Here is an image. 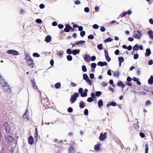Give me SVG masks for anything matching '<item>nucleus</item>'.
I'll return each mask as SVG.
<instances>
[{"label": "nucleus", "instance_id": "obj_1", "mask_svg": "<svg viewBox=\"0 0 153 153\" xmlns=\"http://www.w3.org/2000/svg\"><path fill=\"white\" fill-rule=\"evenodd\" d=\"M25 55V59L29 65L31 66L33 64V61L31 58L27 54H26Z\"/></svg>", "mask_w": 153, "mask_h": 153}, {"label": "nucleus", "instance_id": "obj_2", "mask_svg": "<svg viewBox=\"0 0 153 153\" xmlns=\"http://www.w3.org/2000/svg\"><path fill=\"white\" fill-rule=\"evenodd\" d=\"M79 94L78 93H75L73 95L71 96L70 99V102L71 103H74L76 100L77 98L79 97Z\"/></svg>", "mask_w": 153, "mask_h": 153}, {"label": "nucleus", "instance_id": "obj_3", "mask_svg": "<svg viewBox=\"0 0 153 153\" xmlns=\"http://www.w3.org/2000/svg\"><path fill=\"white\" fill-rule=\"evenodd\" d=\"M142 36V33L140 30H137L134 32V37L137 39H140Z\"/></svg>", "mask_w": 153, "mask_h": 153}, {"label": "nucleus", "instance_id": "obj_4", "mask_svg": "<svg viewBox=\"0 0 153 153\" xmlns=\"http://www.w3.org/2000/svg\"><path fill=\"white\" fill-rule=\"evenodd\" d=\"M83 79L85 80L87 83L90 85H92V82L91 80L89 79V78L86 74H83Z\"/></svg>", "mask_w": 153, "mask_h": 153}, {"label": "nucleus", "instance_id": "obj_5", "mask_svg": "<svg viewBox=\"0 0 153 153\" xmlns=\"http://www.w3.org/2000/svg\"><path fill=\"white\" fill-rule=\"evenodd\" d=\"M28 110L26 109V111L23 116L24 120L25 121L29 120L30 119L29 116L28 114Z\"/></svg>", "mask_w": 153, "mask_h": 153}, {"label": "nucleus", "instance_id": "obj_6", "mask_svg": "<svg viewBox=\"0 0 153 153\" xmlns=\"http://www.w3.org/2000/svg\"><path fill=\"white\" fill-rule=\"evenodd\" d=\"M7 53L10 54H12L14 56H17L19 55V53L18 51L13 50H8L7 52Z\"/></svg>", "mask_w": 153, "mask_h": 153}, {"label": "nucleus", "instance_id": "obj_7", "mask_svg": "<svg viewBox=\"0 0 153 153\" xmlns=\"http://www.w3.org/2000/svg\"><path fill=\"white\" fill-rule=\"evenodd\" d=\"M2 87L3 89L7 92L9 93L11 92V90L8 84L3 86Z\"/></svg>", "mask_w": 153, "mask_h": 153}, {"label": "nucleus", "instance_id": "obj_8", "mask_svg": "<svg viewBox=\"0 0 153 153\" xmlns=\"http://www.w3.org/2000/svg\"><path fill=\"white\" fill-rule=\"evenodd\" d=\"M4 128L6 130L7 133H9L10 131V127L7 123H5L4 125Z\"/></svg>", "mask_w": 153, "mask_h": 153}, {"label": "nucleus", "instance_id": "obj_9", "mask_svg": "<svg viewBox=\"0 0 153 153\" xmlns=\"http://www.w3.org/2000/svg\"><path fill=\"white\" fill-rule=\"evenodd\" d=\"M71 29L72 31L74 30V29L72 28V27L68 24H67L65 25V27L64 29V31L67 32H69L70 30Z\"/></svg>", "mask_w": 153, "mask_h": 153}, {"label": "nucleus", "instance_id": "obj_10", "mask_svg": "<svg viewBox=\"0 0 153 153\" xmlns=\"http://www.w3.org/2000/svg\"><path fill=\"white\" fill-rule=\"evenodd\" d=\"M7 84V82L0 75V84L2 87Z\"/></svg>", "mask_w": 153, "mask_h": 153}, {"label": "nucleus", "instance_id": "obj_11", "mask_svg": "<svg viewBox=\"0 0 153 153\" xmlns=\"http://www.w3.org/2000/svg\"><path fill=\"white\" fill-rule=\"evenodd\" d=\"M7 141L9 143H13L14 141V137L10 135L8 136L6 138Z\"/></svg>", "mask_w": 153, "mask_h": 153}, {"label": "nucleus", "instance_id": "obj_12", "mask_svg": "<svg viewBox=\"0 0 153 153\" xmlns=\"http://www.w3.org/2000/svg\"><path fill=\"white\" fill-rule=\"evenodd\" d=\"M28 141L29 144L30 145H32L33 143L34 140L32 136H30L29 137Z\"/></svg>", "mask_w": 153, "mask_h": 153}, {"label": "nucleus", "instance_id": "obj_13", "mask_svg": "<svg viewBox=\"0 0 153 153\" xmlns=\"http://www.w3.org/2000/svg\"><path fill=\"white\" fill-rule=\"evenodd\" d=\"M90 58V56L88 55H85L84 57V59L86 62H90L91 61Z\"/></svg>", "mask_w": 153, "mask_h": 153}, {"label": "nucleus", "instance_id": "obj_14", "mask_svg": "<svg viewBox=\"0 0 153 153\" xmlns=\"http://www.w3.org/2000/svg\"><path fill=\"white\" fill-rule=\"evenodd\" d=\"M31 82L32 83L33 87V88L35 90L38 89V88L36 85V82L34 79H33L31 80Z\"/></svg>", "mask_w": 153, "mask_h": 153}, {"label": "nucleus", "instance_id": "obj_15", "mask_svg": "<svg viewBox=\"0 0 153 153\" xmlns=\"http://www.w3.org/2000/svg\"><path fill=\"white\" fill-rule=\"evenodd\" d=\"M147 34L149 35V38L153 39V31L152 30H150L147 32Z\"/></svg>", "mask_w": 153, "mask_h": 153}, {"label": "nucleus", "instance_id": "obj_16", "mask_svg": "<svg viewBox=\"0 0 153 153\" xmlns=\"http://www.w3.org/2000/svg\"><path fill=\"white\" fill-rule=\"evenodd\" d=\"M106 137L107 136L105 135L104 134L102 133H101L99 138L100 140L102 141L104 140Z\"/></svg>", "mask_w": 153, "mask_h": 153}, {"label": "nucleus", "instance_id": "obj_17", "mask_svg": "<svg viewBox=\"0 0 153 153\" xmlns=\"http://www.w3.org/2000/svg\"><path fill=\"white\" fill-rule=\"evenodd\" d=\"M107 64V63L106 62H102L100 61L98 63L97 65L99 66H103L106 65Z\"/></svg>", "mask_w": 153, "mask_h": 153}, {"label": "nucleus", "instance_id": "obj_18", "mask_svg": "<svg viewBox=\"0 0 153 153\" xmlns=\"http://www.w3.org/2000/svg\"><path fill=\"white\" fill-rule=\"evenodd\" d=\"M84 91V92L82 93L81 94V96L83 97H85L87 96V93L88 92V90L87 89H85Z\"/></svg>", "mask_w": 153, "mask_h": 153}, {"label": "nucleus", "instance_id": "obj_19", "mask_svg": "<svg viewBox=\"0 0 153 153\" xmlns=\"http://www.w3.org/2000/svg\"><path fill=\"white\" fill-rule=\"evenodd\" d=\"M118 60L119 62V66H121L122 63L124 61V58L123 57H118Z\"/></svg>", "mask_w": 153, "mask_h": 153}, {"label": "nucleus", "instance_id": "obj_20", "mask_svg": "<svg viewBox=\"0 0 153 153\" xmlns=\"http://www.w3.org/2000/svg\"><path fill=\"white\" fill-rule=\"evenodd\" d=\"M80 52V51L79 49L74 50L72 51L73 54L74 55L79 54Z\"/></svg>", "mask_w": 153, "mask_h": 153}, {"label": "nucleus", "instance_id": "obj_21", "mask_svg": "<svg viewBox=\"0 0 153 153\" xmlns=\"http://www.w3.org/2000/svg\"><path fill=\"white\" fill-rule=\"evenodd\" d=\"M117 85L121 87L122 88H124L125 85L124 83L121 81L117 83Z\"/></svg>", "mask_w": 153, "mask_h": 153}, {"label": "nucleus", "instance_id": "obj_22", "mask_svg": "<svg viewBox=\"0 0 153 153\" xmlns=\"http://www.w3.org/2000/svg\"><path fill=\"white\" fill-rule=\"evenodd\" d=\"M146 52L145 53V56H149L151 53V51L150 50L149 48H147L146 51Z\"/></svg>", "mask_w": 153, "mask_h": 153}, {"label": "nucleus", "instance_id": "obj_23", "mask_svg": "<svg viewBox=\"0 0 153 153\" xmlns=\"http://www.w3.org/2000/svg\"><path fill=\"white\" fill-rule=\"evenodd\" d=\"M98 105L99 108H101L103 105V102L102 100H100L98 101Z\"/></svg>", "mask_w": 153, "mask_h": 153}, {"label": "nucleus", "instance_id": "obj_24", "mask_svg": "<svg viewBox=\"0 0 153 153\" xmlns=\"http://www.w3.org/2000/svg\"><path fill=\"white\" fill-rule=\"evenodd\" d=\"M51 40V38L50 36H47L45 38V41L47 43L49 42Z\"/></svg>", "mask_w": 153, "mask_h": 153}, {"label": "nucleus", "instance_id": "obj_25", "mask_svg": "<svg viewBox=\"0 0 153 153\" xmlns=\"http://www.w3.org/2000/svg\"><path fill=\"white\" fill-rule=\"evenodd\" d=\"M148 83L149 84L152 85L153 84V76H151L150 78L148 80Z\"/></svg>", "mask_w": 153, "mask_h": 153}, {"label": "nucleus", "instance_id": "obj_26", "mask_svg": "<svg viewBox=\"0 0 153 153\" xmlns=\"http://www.w3.org/2000/svg\"><path fill=\"white\" fill-rule=\"evenodd\" d=\"M113 40V39H112L111 38L109 37L107 38V39H105L104 40V42H111Z\"/></svg>", "mask_w": 153, "mask_h": 153}, {"label": "nucleus", "instance_id": "obj_27", "mask_svg": "<svg viewBox=\"0 0 153 153\" xmlns=\"http://www.w3.org/2000/svg\"><path fill=\"white\" fill-rule=\"evenodd\" d=\"M139 46L137 44H136L133 48V50L137 51L139 50Z\"/></svg>", "mask_w": 153, "mask_h": 153}, {"label": "nucleus", "instance_id": "obj_28", "mask_svg": "<svg viewBox=\"0 0 153 153\" xmlns=\"http://www.w3.org/2000/svg\"><path fill=\"white\" fill-rule=\"evenodd\" d=\"M105 56L106 60L108 62H110L111 60V58L109 56L108 54L105 55Z\"/></svg>", "mask_w": 153, "mask_h": 153}, {"label": "nucleus", "instance_id": "obj_29", "mask_svg": "<svg viewBox=\"0 0 153 153\" xmlns=\"http://www.w3.org/2000/svg\"><path fill=\"white\" fill-rule=\"evenodd\" d=\"M85 105L84 104V102L82 101L79 103V107L81 108H83L84 107Z\"/></svg>", "mask_w": 153, "mask_h": 153}, {"label": "nucleus", "instance_id": "obj_30", "mask_svg": "<svg viewBox=\"0 0 153 153\" xmlns=\"http://www.w3.org/2000/svg\"><path fill=\"white\" fill-rule=\"evenodd\" d=\"M85 41L81 40L77 42V45L82 44L85 43Z\"/></svg>", "mask_w": 153, "mask_h": 153}, {"label": "nucleus", "instance_id": "obj_31", "mask_svg": "<svg viewBox=\"0 0 153 153\" xmlns=\"http://www.w3.org/2000/svg\"><path fill=\"white\" fill-rule=\"evenodd\" d=\"M127 14V12H124L123 13H122L119 16L121 17H124Z\"/></svg>", "mask_w": 153, "mask_h": 153}, {"label": "nucleus", "instance_id": "obj_32", "mask_svg": "<svg viewBox=\"0 0 153 153\" xmlns=\"http://www.w3.org/2000/svg\"><path fill=\"white\" fill-rule=\"evenodd\" d=\"M113 75L115 77H118L120 75V73L119 72H116L114 73Z\"/></svg>", "mask_w": 153, "mask_h": 153}, {"label": "nucleus", "instance_id": "obj_33", "mask_svg": "<svg viewBox=\"0 0 153 153\" xmlns=\"http://www.w3.org/2000/svg\"><path fill=\"white\" fill-rule=\"evenodd\" d=\"M100 149V145H96L94 146V149L95 150L98 151Z\"/></svg>", "mask_w": 153, "mask_h": 153}, {"label": "nucleus", "instance_id": "obj_34", "mask_svg": "<svg viewBox=\"0 0 153 153\" xmlns=\"http://www.w3.org/2000/svg\"><path fill=\"white\" fill-rule=\"evenodd\" d=\"M67 59L69 61H71L72 59V57L70 55H68L67 56Z\"/></svg>", "mask_w": 153, "mask_h": 153}, {"label": "nucleus", "instance_id": "obj_35", "mask_svg": "<svg viewBox=\"0 0 153 153\" xmlns=\"http://www.w3.org/2000/svg\"><path fill=\"white\" fill-rule=\"evenodd\" d=\"M33 55L34 57H40V56L39 54L36 53H33Z\"/></svg>", "mask_w": 153, "mask_h": 153}, {"label": "nucleus", "instance_id": "obj_36", "mask_svg": "<svg viewBox=\"0 0 153 153\" xmlns=\"http://www.w3.org/2000/svg\"><path fill=\"white\" fill-rule=\"evenodd\" d=\"M82 69L83 72H86L87 71L85 65H82Z\"/></svg>", "mask_w": 153, "mask_h": 153}, {"label": "nucleus", "instance_id": "obj_37", "mask_svg": "<svg viewBox=\"0 0 153 153\" xmlns=\"http://www.w3.org/2000/svg\"><path fill=\"white\" fill-rule=\"evenodd\" d=\"M60 83L59 82H58L56 84L55 87L56 88H58L60 87Z\"/></svg>", "mask_w": 153, "mask_h": 153}, {"label": "nucleus", "instance_id": "obj_38", "mask_svg": "<svg viewBox=\"0 0 153 153\" xmlns=\"http://www.w3.org/2000/svg\"><path fill=\"white\" fill-rule=\"evenodd\" d=\"M145 147H146V150L145 152V153H148V150H149V147L148 145L146 144L145 145Z\"/></svg>", "mask_w": 153, "mask_h": 153}, {"label": "nucleus", "instance_id": "obj_39", "mask_svg": "<svg viewBox=\"0 0 153 153\" xmlns=\"http://www.w3.org/2000/svg\"><path fill=\"white\" fill-rule=\"evenodd\" d=\"M102 94V92L100 91H97L96 92V95L97 96H99Z\"/></svg>", "mask_w": 153, "mask_h": 153}, {"label": "nucleus", "instance_id": "obj_40", "mask_svg": "<svg viewBox=\"0 0 153 153\" xmlns=\"http://www.w3.org/2000/svg\"><path fill=\"white\" fill-rule=\"evenodd\" d=\"M93 27L96 29H98L99 27V26L97 24H94L93 26Z\"/></svg>", "mask_w": 153, "mask_h": 153}, {"label": "nucleus", "instance_id": "obj_41", "mask_svg": "<svg viewBox=\"0 0 153 153\" xmlns=\"http://www.w3.org/2000/svg\"><path fill=\"white\" fill-rule=\"evenodd\" d=\"M85 32L84 31H82L80 32V35L81 36L83 37L85 35Z\"/></svg>", "mask_w": 153, "mask_h": 153}, {"label": "nucleus", "instance_id": "obj_42", "mask_svg": "<svg viewBox=\"0 0 153 153\" xmlns=\"http://www.w3.org/2000/svg\"><path fill=\"white\" fill-rule=\"evenodd\" d=\"M36 22L39 24H41L42 23V20L40 19H37L36 20Z\"/></svg>", "mask_w": 153, "mask_h": 153}, {"label": "nucleus", "instance_id": "obj_43", "mask_svg": "<svg viewBox=\"0 0 153 153\" xmlns=\"http://www.w3.org/2000/svg\"><path fill=\"white\" fill-rule=\"evenodd\" d=\"M58 54L59 55V56L60 57H62V54H63V52L62 51H59L58 53Z\"/></svg>", "mask_w": 153, "mask_h": 153}, {"label": "nucleus", "instance_id": "obj_44", "mask_svg": "<svg viewBox=\"0 0 153 153\" xmlns=\"http://www.w3.org/2000/svg\"><path fill=\"white\" fill-rule=\"evenodd\" d=\"M102 44H100L98 45L97 47L100 50H101L102 49Z\"/></svg>", "mask_w": 153, "mask_h": 153}, {"label": "nucleus", "instance_id": "obj_45", "mask_svg": "<svg viewBox=\"0 0 153 153\" xmlns=\"http://www.w3.org/2000/svg\"><path fill=\"white\" fill-rule=\"evenodd\" d=\"M72 53V51L69 49H68L67 50V53L68 54H71Z\"/></svg>", "mask_w": 153, "mask_h": 153}, {"label": "nucleus", "instance_id": "obj_46", "mask_svg": "<svg viewBox=\"0 0 153 153\" xmlns=\"http://www.w3.org/2000/svg\"><path fill=\"white\" fill-rule=\"evenodd\" d=\"M91 68H92L94 69V68H95L96 67V64L95 63H92L91 64Z\"/></svg>", "mask_w": 153, "mask_h": 153}, {"label": "nucleus", "instance_id": "obj_47", "mask_svg": "<svg viewBox=\"0 0 153 153\" xmlns=\"http://www.w3.org/2000/svg\"><path fill=\"white\" fill-rule=\"evenodd\" d=\"M93 100V99L92 97H89L87 99V101L89 102H91Z\"/></svg>", "mask_w": 153, "mask_h": 153}, {"label": "nucleus", "instance_id": "obj_48", "mask_svg": "<svg viewBox=\"0 0 153 153\" xmlns=\"http://www.w3.org/2000/svg\"><path fill=\"white\" fill-rule=\"evenodd\" d=\"M138 56H139V55H138V54L136 53L134 54V59H136L138 58Z\"/></svg>", "mask_w": 153, "mask_h": 153}, {"label": "nucleus", "instance_id": "obj_49", "mask_svg": "<svg viewBox=\"0 0 153 153\" xmlns=\"http://www.w3.org/2000/svg\"><path fill=\"white\" fill-rule=\"evenodd\" d=\"M88 110L87 109H85L84 111V114L86 115H88Z\"/></svg>", "mask_w": 153, "mask_h": 153}, {"label": "nucleus", "instance_id": "obj_50", "mask_svg": "<svg viewBox=\"0 0 153 153\" xmlns=\"http://www.w3.org/2000/svg\"><path fill=\"white\" fill-rule=\"evenodd\" d=\"M105 30V28L103 26H102L100 27V30L101 31L104 32Z\"/></svg>", "mask_w": 153, "mask_h": 153}, {"label": "nucleus", "instance_id": "obj_51", "mask_svg": "<svg viewBox=\"0 0 153 153\" xmlns=\"http://www.w3.org/2000/svg\"><path fill=\"white\" fill-rule=\"evenodd\" d=\"M84 11L86 13H88L89 11V9L88 7H86L84 9Z\"/></svg>", "mask_w": 153, "mask_h": 153}, {"label": "nucleus", "instance_id": "obj_52", "mask_svg": "<svg viewBox=\"0 0 153 153\" xmlns=\"http://www.w3.org/2000/svg\"><path fill=\"white\" fill-rule=\"evenodd\" d=\"M91 79H94V75L93 74H91L89 75Z\"/></svg>", "mask_w": 153, "mask_h": 153}, {"label": "nucleus", "instance_id": "obj_53", "mask_svg": "<svg viewBox=\"0 0 153 153\" xmlns=\"http://www.w3.org/2000/svg\"><path fill=\"white\" fill-rule=\"evenodd\" d=\"M68 111L69 112L71 113L73 112V109L71 107H70L68 108Z\"/></svg>", "mask_w": 153, "mask_h": 153}, {"label": "nucleus", "instance_id": "obj_54", "mask_svg": "<svg viewBox=\"0 0 153 153\" xmlns=\"http://www.w3.org/2000/svg\"><path fill=\"white\" fill-rule=\"evenodd\" d=\"M111 103V105L113 106H116V103L115 102H112Z\"/></svg>", "mask_w": 153, "mask_h": 153}, {"label": "nucleus", "instance_id": "obj_55", "mask_svg": "<svg viewBox=\"0 0 153 153\" xmlns=\"http://www.w3.org/2000/svg\"><path fill=\"white\" fill-rule=\"evenodd\" d=\"M111 71V70H109L108 71L107 74L109 76H111L112 74Z\"/></svg>", "mask_w": 153, "mask_h": 153}, {"label": "nucleus", "instance_id": "obj_56", "mask_svg": "<svg viewBox=\"0 0 153 153\" xmlns=\"http://www.w3.org/2000/svg\"><path fill=\"white\" fill-rule=\"evenodd\" d=\"M45 5L43 4H42L39 5V7L41 9H43L45 8Z\"/></svg>", "mask_w": 153, "mask_h": 153}, {"label": "nucleus", "instance_id": "obj_57", "mask_svg": "<svg viewBox=\"0 0 153 153\" xmlns=\"http://www.w3.org/2000/svg\"><path fill=\"white\" fill-rule=\"evenodd\" d=\"M94 38V36L92 35H90L88 36V38L89 39H93Z\"/></svg>", "mask_w": 153, "mask_h": 153}, {"label": "nucleus", "instance_id": "obj_58", "mask_svg": "<svg viewBox=\"0 0 153 153\" xmlns=\"http://www.w3.org/2000/svg\"><path fill=\"white\" fill-rule=\"evenodd\" d=\"M58 27L60 29H62L63 28L64 26L63 25L59 24L58 25Z\"/></svg>", "mask_w": 153, "mask_h": 153}, {"label": "nucleus", "instance_id": "obj_59", "mask_svg": "<svg viewBox=\"0 0 153 153\" xmlns=\"http://www.w3.org/2000/svg\"><path fill=\"white\" fill-rule=\"evenodd\" d=\"M120 53V51L119 50L117 49L115 51V53L116 55H118Z\"/></svg>", "mask_w": 153, "mask_h": 153}, {"label": "nucleus", "instance_id": "obj_60", "mask_svg": "<svg viewBox=\"0 0 153 153\" xmlns=\"http://www.w3.org/2000/svg\"><path fill=\"white\" fill-rule=\"evenodd\" d=\"M96 59V57L94 56H92L91 58V60L93 61H94Z\"/></svg>", "mask_w": 153, "mask_h": 153}, {"label": "nucleus", "instance_id": "obj_61", "mask_svg": "<svg viewBox=\"0 0 153 153\" xmlns=\"http://www.w3.org/2000/svg\"><path fill=\"white\" fill-rule=\"evenodd\" d=\"M83 27L82 26H79L78 30H79V31H82V30H83Z\"/></svg>", "mask_w": 153, "mask_h": 153}, {"label": "nucleus", "instance_id": "obj_62", "mask_svg": "<svg viewBox=\"0 0 153 153\" xmlns=\"http://www.w3.org/2000/svg\"><path fill=\"white\" fill-rule=\"evenodd\" d=\"M140 136L142 138H144L145 137V134L143 133H140Z\"/></svg>", "mask_w": 153, "mask_h": 153}, {"label": "nucleus", "instance_id": "obj_63", "mask_svg": "<svg viewBox=\"0 0 153 153\" xmlns=\"http://www.w3.org/2000/svg\"><path fill=\"white\" fill-rule=\"evenodd\" d=\"M132 79L134 81L137 82L138 80H139V79L136 78L134 77H133Z\"/></svg>", "mask_w": 153, "mask_h": 153}, {"label": "nucleus", "instance_id": "obj_64", "mask_svg": "<svg viewBox=\"0 0 153 153\" xmlns=\"http://www.w3.org/2000/svg\"><path fill=\"white\" fill-rule=\"evenodd\" d=\"M83 89L82 88H80L79 90V92L80 94H82L83 92Z\"/></svg>", "mask_w": 153, "mask_h": 153}]
</instances>
